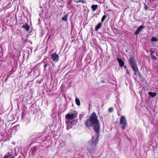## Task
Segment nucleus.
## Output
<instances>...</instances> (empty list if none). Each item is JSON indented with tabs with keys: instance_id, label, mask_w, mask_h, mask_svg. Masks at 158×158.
<instances>
[{
	"instance_id": "nucleus-1",
	"label": "nucleus",
	"mask_w": 158,
	"mask_h": 158,
	"mask_svg": "<svg viewBox=\"0 0 158 158\" xmlns=\"http://www.w3.org/2000/svg\"><path fill=\"white\" fill-rule=\"evenodd\" d=\"M85 125L88 128L94 127V130L97 133L100 131V124L99 121L95 113L93 112L89 118H88L85 123Z\"/></svg>"
},
{
	"instance_id": "nucleus-2",
	"label": "nucleus",
	"mask_w": 158,
	"mask_h": 158,
	"mask_svg": "<svg viewBox=\"0 0 158 158\" xmlns=\"http://www.w3.org/2000/svg\"><path fill=\"white\" fill-rule=\"evenodd\" d=\"M77 116L73 114H68L65 115L66 123L67 129L68 130L71 128L73 125L76 124L77 122V119H75Z\"/></svg>"
},
{
	"instance_id": "nucleus-3",
	"label": "nucleus",
	"mask_w": 158,
	"mask_h": 158,
	"mask_svg": "<svg viewBox=\"0 0 158 158\" xmlns=\"http://www.w3.org/2000/svg\"><path fill=\"white\" fill-rule=\"evenodd\" d=\"M120 124L122 126L121 127V128L123 130L125 129V126L127 125V122L125 117L124 116H122L120 119Z\"/></svg>"
},
{
	"instance_id": "nucleus-4",
	"label": "nucleus",
	"mask_w": 158,
	"mask_h": 158,
	"mask_svg": "<svg viewBox=\"0 0 158 158\" xmlns=\"http://www.w3.org/2000/svg\"><path fill=\"white\" fill-rule=\"evenodd\" d=\"M129 62L132 69L137 67L136 61L134 57L131 56L130 58Z\"/></svg>"
},
{
	"instance_id": "nucleus-5",
	"label": "nucleus",
	"mask_w": 158,
	"mask_h": 158,
	"mask_svg": "<svg viewBox=\"0 0 158 158\" xmlns=\"http://www.w3.org/2000/svg\"><path fill=\"white\" fill-rule=\"evenodd\" d=\"M51 58L53 61L56 62L58 61L59 57L58 54L54 53L51 55Z\"/></svg>"
},
{
	"instance_id": "nucleus-6",
	"label": "nucleus",
	"mask_w": 158,
	"mask_h": 158,
	"mask_svg": "<svg viewBox=\"0 0 158 158\" xmlns=\"http://www.w3.org/2000/svg\"><path fill=\"white\" fill-rule=\"evenodd\" d=\"M22 118L27 124L29 123L30 121V119L28 116H26L22 115Z\"/></svg>"
},
{
	"instance_id": "nucleus-7",
	"label": "nucleus",
	"mask_w": 158,
	"mask_h": 158,
	"mask_svg": "<svg viewBox=\"0 0 158 158\" xmlns=\"http://www.w3.org/2000/svg\"><path fill=\"white\" fill-rule=\"evenodd\" d=\"M117 59L119 63V66L121 67H122L124 66V62L122 59H119L118 58H117Z\"/></svg>"
},
{
	"instance_id": "nucleus-8",
	"label": "nucleus",
	"mask_w": 158,
	"mask_h": 158,
	"mask_svg": "<svg viewBox=\"0 0 158 158\" xmlns=\"http://www.w3.org/2000/svg\"><path fill=\"white\" fill-rule=\"evenodd\" d=\"M132 69L133 71L134 72V75H138L139 76L140 75L139 71L137 67L132 68Z\"/></svg>"
},
{
	"instance_id": "nucleus-9",
	"label": "nucleus",
	"mask_w": 158,
	"mask_h": 158,
	"mask_svg": "<svg viewBox=\"0 0 158 158\" xmlns=\"http://www.w3.org/2000/svg\"><path fill=\"white\" fill-rule=\"evenodd\" d=\"M144 28V27L143 26H140L137 29L136 31L135 32V34L137 35L139 33L140 31L141 30Z\"/></svg>"
},
{
	"instance_id": "nucleus-10",
	"label": "nucleus",
	"mask_w": 158,
	"mask_h": 158,
	"mask_svg": "<svg viewBox=\"0 0 158 158\" xmlns=\"http://www.w3.org/2000/svg\"><path fill=\"white\" fill-rule=\"evenodd\" d=\"M22 27L26 29L27 31H29L30 29V27L27 24H25L22 26Z\"/></svg>"
},
{
	"instance_id": "nucleus-11",
	"label": "nucleus",
	"mask_w": 158,
	"mask_h": 158,
	"mask_svg": "<svg viewBox=\"0 0 158 158\" xmlns=\"http://www.w3.org/2000/svg\"><path fill=\"white\" fill-rule=\"evenodd\" d=\"M93 142L95 143H97L98 141L97 135H96L93 137Z\"/></svg>"
},
{
	"instance_id": "nucleus-12",
	"label": "nucleus",
	"mask_w": 158,
	"mask_h": 158,
	"mask_svg": "<svg viewBox=\"0 0 158 158\" xmlns=\"http://www.w3.org/2000/svg\"><path fill=\"white\" fill-rule=\"evenodd\" d=\"M148 94L152 97H154L156 96L157 94V93H156L153 92H149Z\"/></svg>"
},
{
	"instance_id": "nucleus-13",
	"label": "nucleus",
	"mask_w": 158,
	"mask_h": 158,
	"mask_svg": "<svg viewBox=\"0 0 158 158\" xmlns=\"http://www.w3.org/2000/svg\"><path fill=\"white\" fill-rule=\"evenodd\" d=\"M68 15L67 14L64 15L62 18V20L63 21L67 22L68 20Z\"/></svg>"
},
{
	"instance_id": "nucleus-14",
	"label": "nucleus",
	"mask_w": 158,
	"mask_h": 158,
	"mask_svg": "<svg viewBox=\"0 0 158 158\" xmlns=\"http://www.w3.org/2000/svg\"><path fill=\"white\" fill-rule=\"evenodd\" d=\"M98 8V5H93L91 6V8L93 11H95Z\"/></svg>"
},
{
	"instance_id": "nucleus-15",
	"label": "nucleus",
	"mask_w": 158,
	"mask_h": 158,
	"mask_svg": "<svg viewBox=\"0 0 158 158\" xmlns=\"http://www.w3.org/2000/svg\"><path fill=\"white\" fill-rule=\"evenodd\" d=\"M102 25V23H100L97 26L96 28L95 29V31H97L99 29Z\"/></svg>"
},
{
	"instance_id": "nucleus-16",
	"label": "nucleus",
	"mask_w": 158,
	"mask_h": 158,
	"mask_svg": "<svg viewBox=\"0 0 158 158\" xmlns=\"http://www.w3.org/2000/svg\"><path fill=\"white\" fill-rule=\"evenodd\" d=\"M75 2L78 3L79 2H81L83 3L85 2L84 0H74Z\"/></svg>"
},
{
	"instance_id": "nucleus-17",
	"label": "nucleus",
	"mask_w": 158,
	"mask_h": 158,
	"mask_svg": "<svg viewBox=\"0 0 158 158\" xmlns=\"http://www.w3.org/2000/svg\"><path fill=\"white\" fill-rule=\"evenodd\" d=\"M75 102L76 104L78 106H79L80 105V102L78 98H76L75 99Z\"/></svg>"
},
{
	"instance_id": "nucleus-18",
	"label": "nucleus",
	"mask_w": 158,
	"mask_h": 158,
	"mask_svg": "<svg viewBox=\"0 0 158 158\" xmlns=\"http://www.w3.org/2000/svg\"><path fill=\"white\" fill-rule=\"evenodd\" d=\"M12 154H13V152H8L7 154L6 155V156H8V157L9 158L10 157H12Z\"/></svg>"
},
{
	"instance_id": "nucleus-19",
	"label": "nucleus",
	"mask_w": 158,
	"mask_h": 158,
	"mask_svg": "<svg viewBox=\"0 0 158 158\" xmlns=\"http://www.w3.org/2000/svg\"><path fill=\"white\" fill-rule=\"evenodd\" d=\"M107 16L106 15H104L103 17H102V19H101V21L102 22V23H103L104 21L105 20V19H106V18Z\"/></svg>"
},
{
	"instance_id": "nucleus-20",
	"label": "nucleus",
	"mask_w": 158,
	"mask_h": 158,
	"mask_svg": "<svg viewBox=\"0 0 158 158\" xmlns=\"http://www.w3.org/2000/svg\"><path fill=\"white\" fill-rule=\"evenodd\" d=\"M151 56H152V59H154L155 60H157V58H156V57L154 55H151Z\"/></svg>"
},
{
	"instance_id": "nucleus-21",
	"label": "nucleus",
	"mask_w": 158,
	"mask_h": 158,
	"mask_svg": "<svg viewBox=\"0 0 158 158\" xmlns=\"http://www.w3.org/2000/svg\"><path fill=\"white\" fill-rule=\"evenodd\" d=\"M83 117V115L82 114H80L79 117V119L81 121V119Z\"/></svg>"
},
{
	"instance_id": "nucleus-22",
	"label": "nucleus",
	"mask_w": 158,
	"mask_h": 158,
	"mask_svg": "<svg viewBox=\"0 0 158 158\" xmlns=\"http://www.w3.org/2000/svg\"><path fill=\"white\" fill-rule=\"evenodd\" d=\"M113 111V108L112 107L110 108L109 109V111L110 112H112Z\"/></svg>"
},
{
	"instance_id": "nucleus-23",
	"label": "nucleus",
	"mask_w": 158,
	"mask_h": 158,
	"mask_svg": "<svg viewBox=\"0 0 158 158\" xmlns=\"http://www.w3.org/2000/svg\"><path fill=\"white\" fill-rule=\"evenodd\" d=\"M155 51H151L150 55H154V53H155Z\"/></svg>"
},
{
	"instance_id": "nucleus-24",
	"label": "nucleus",
	"mask_w": 158,
	"mask_h": 158,
	"mask_svg": "<svg viewBox=\"0 0 158 158\" xmlns=\"http://www.w3.org/2000/svg\"><path fill=\"white\" fill-rule=\"evenodd\" d=\"M47 65H48V64H46L45 65H44V70H46L45 68L47 67Z\"/></svg>"
},
{
	"instance_id": "nucleus-25",
	"label": "nucleus",
	"mask_w": 158,
	"mask_h": 158,
	"mask_svg": "<svg viewBox=\"0 0 158 158\" xmlns=\"http://www.w3.org/2000/svg\"><path fill=\"white\" fill-rule=\"evenodd\" d=\"M144 8L145 10H147L148 8L147 6L145 4Z\"/></svg>"
},
{
	"instance_id": "nucleus-26",
	"label": "nucleus",
	"mask_w": 158,
	"mask_h": 158,
	"mask_svg": "<svg viewBox=\"0 0 158 158\" xmlns=\"http://www.w3.org/2000/svg\"><path fill=\"white\" fill-rule=\"evenodd\" d=\"M3 158H9L7 156H6V155L4 156L3 157Z\"/></svg>"
},
{
	"instance_id": "nucleus-27",
	"label": "nucleus",
	"mask_w": 158,
	"mask_h": 158,
	"mask_svg": "<svg viewBox=\"0 0 158 158\" xmlns=\"http://www.w3.org/2000/svg\"><path fill=\"white\" fill-rule=\"evenodd\" d=\"M126 71H127V73L128 74H130V72L128 70V69H127Z\"/></svg>"
},
{
	"instance_id": "nucleus-28",
	"label": "nucleus",
	"mask_w": 158,
	"mask_h": 158,
	"mask_svg": "<svg viewBox=\"0 0 158 158\" xmlns=\"http://www.w3.org/2000/svg\"><path fill=\"white\" fill-rule=\"evenodd\" d=\"M151 40H157V39L155 37H153L152 38Z\"/></svg>"
},
{
	"instance_id": "nucleus-29",
	"label": "nucleus",
	"mask_w": 158,
	"mask_h": 158,
	"mask_svg": "<svg viewBox=\"0 0 158 158\" xmlns=\"http://www.w3.org/2000/svg\"><path fill=\"white\" fill-rule=\"evenodd\" d=\"M123 66V67H124V69H126V70H127V67H126V66L124 65V66Z\"/></svg>"
},
{
	"instance_id": "nucleus-30",
	"label": "nucleus",
	"mask_w": 158,
	"mask_h": 158,
	"mask_svg": "<svg viewBox=\"0 0 158 158\" xmlns=\"http://www.w3.org/2000/svg\"><path fill=\"white\" fill-rule=\"evenodd\" d=\"M158 40H151L152 41H154L155 42H156V41H157Z\"/></svg>"
}]
</instances>
